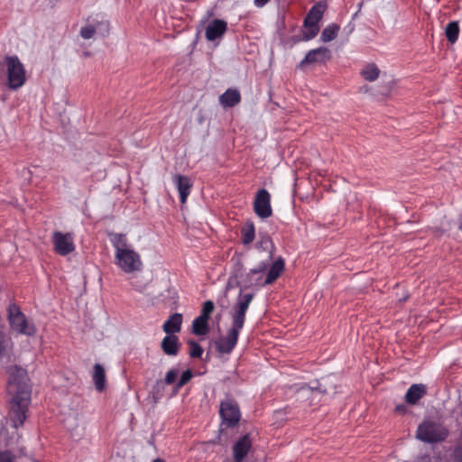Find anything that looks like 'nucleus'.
I'll return each mask as SVG.
<instances>
[{
  "mask_svg": "<svg viewBox=\"0 0 462 462\" xmlns=\"http://www.w3.org/2000/svg\"><path fill=\"white\" fill-rule=\"evenodd\" d=\"M270 0H254V5L257 7H263Z\"/></svg>",
  "mask_w": 462,
  "mask_h": 462,
  "instance_id": "4c0bfd02",
  "label": "nucleus"
},
{
  "mask_svg": "<svg viewBox=\"0 0 462 462\" xmlns=\"http://www.w3.org/2000/svg\"><path fill=\"white\" fill-rule=\"evenodd\" d=\"M266 267H267L266 263H262L259 265L258 268L250 270L247 276H249L251 278L256 274L261 276L263 274V273L266 270Z\"/></svg>",
  "mask_w": 462,
  "mask_h": 462,
  "instance_id": "c9c22d12",
  "label": "nucleus"
},
{
  "mask_svg": "<svg viewBox=\"0 0 462 462\" xmlns=\"http://www.w3.org/2000/svg\"><path fill=\"white\" fill-rule=\"evenodd\" d=\"M242 328L231 325L226 336L220 337L214 341L217 351L220 354H230L237 343L239 331Z\"/></svg>",
  "mask_w": 462,
  "mask_h": 462,
  "instance_id": "6e6552de",
  "label": "nucleus"
},
{
  "mask_svg": "<svg viewBox=\"0 0 462 462\" xmlns=\"http://www.w3.org/2000/svg\"><path fill=\"white\" fill-rule=\"evenodd\" d=\"M116 259L117 265L126 273L140 271L142 268L140 255L131 248L116 253Z\"/></svg>",
  "mask_w": 462,
  "mask_h": 462,
  "instance_id": "39448f33",
  "label": "nucleus"
},
{
  "mask_svg": "<svg viewBox=\"0 0 462 462\" xmlns=\"http://www.w3.org/2000/svg\"><path fill=\"white\" fill-rule=\"evenodd\" d=\"M192 378V372L190 370H186L182 373L179 382L176 384V388L180 389L183 385H185L190 379Z\"/></svg>",
  "mask_w": 462,
  "mask_h": 462,
  "instance_id": "2f4dec72",
  "label": "nucleus"
},
{
  "mask_svg": "<svg viewBox=\"0 0 462 462\" xmlns=\"http://www.w3.org/2000/svg\"><path fill=\"white\" fill-rule=\"evenodd\" d=\"M241 100L240 93L237 89L228 88L219 97L220 104L225 107H233Z\"/></svg>",
  "mask_w": 462,
  "mask_h": 462,
  "instance_id": "6ab92c4d",
  "label": "nucleus"
},
{
  "mask_svg": "<svg viewBox=\"0 0 462 462\" xmlns=\"http://www.w3.org/2000/svg\"><path fill=\"white\" fill-rule=\"evenodd\" d=\"M270 257H273V250L270 251Z\"/></svg>",
  "mask_w": 462,
  "mask_h": 462,
  "instance_id": "79ce46f5",
  "label": "nucleus"
},
{
  "mask_svg": "<svg viewBox=\"0 0 462 462\" xmlns=\"http://www.w3.org/2000/svg\"><path fill=\"white\" fill-rule=\"evenodd\" d=\"M332 58L331 51L327 47H319L310 50L305 58L300 62L299 68L303 69L306 65L315 63H326Z\"/></svg>",
  "mask_w": 462,
  "mask_h": 462,
  "instance_id": "9b49d317",
  "label": "nucleus"
},
{
  "mask_svg": "<svg viewBox=\"0 0 462 462\" xmlns=\"http://www.w3.org/2000/svg\"><path fill=\"white\" fill-rule=\"evenodd\" d=\"M381 73L380 69L375 63H368L364 66L360 71V75L366 81L373 82L376 80Z\"/></svg>",
  "mask_w": 462,
  "mask_h": 462,
  "instance_id": "4be33fe9",
  "label": "nucleus"
},
{
  "mask_svg": "<svg viewBox=\"0 0 462 462\" xmlns=\"http://www.w3.org/2000/svg\"><path fill=\"white\" fill-rule=\"evenodd\" d=\"M9 374L7 393L10 395L8 416L14 428L22 426L31 403V388L25 369L13 365L7 370Z\"/></svg>",
  "mask_w": 462,
  "mask_h": 462,
  "instance_id": "f257e3e1",
  "label": "nucleus"
},
{
  "mask_svg": "<svg viewBox=\"0 0 462 462\" xmlns=\"http://www.w3.org/2000/svg\"><path fill=\"white\" fill-rule=\"evenodd\" d=\"M254 210L261 218H267L272 216L271 196L266 189H262L256 193L254 201Z\"/></svg>",
  "mask_w": 462,
  "mask_h": 462,
  "instance_id": "9d476101",
  "label": "nucleus"
},
{
  "mask_svg": "<svg viewBox=\"0 0 462 462\" xmlns=\"http://www.w3.org/2000/svg\"><path fill=\"white\" fill-rule=\"evenodd\" d=\"M180 346L178 337L171 334H168L161 343L163 353L168 356H176L179 352Z\"/></svg>",
  "mask_w": 462,
  "mask_h": 462,
  "instance_id": "f3484780",
  "label": "nucleus"
},
{
  "mask_svg": "<svg viewBox=\"0 0 462 462\" xmlns=\"http://www.w3.org/2000/svg\"><path fill=\"white\" fill-rule=\"evenodd\" d=\"M152 462H165V460L162 458H156Z\"/></svg>",
  "mask_w": 462,
  "mask_h": 462,
  "instance_id": "ea45409f",
  "label": "nucleus"
},
{
  "mask_svg": "<svg viewBox=\"0 0 462 462\" xmlns=\"http://www.w3.org/2000/svg\"><path fill=\"white\" fill-rule=\"evenodd\" d=\"M182 324V315L180 313H174L164 322L162 328L166 334L173 335L180 332Z\"/></svg>",
  "mask_w": 462,
  "mask_h": 462,
  "instance_id": "a211bd4d",
  "label": "nucleus"
},
{
  "mask_svg": "<svg viewBox=\"0 0 462 462\" xmlns=\"http://www.w3.org/2000/svg\"><path fill=\"white\" fill-rule=\"evenodd\" d=\"M214 310V303L211 300H207L203 303L200 317L209 319L210 314Z\"/></svg>",
  "mask_w": 462,
  "mask_h": 462,
  "instance_id": "c85d7f7f",
  "label": "nucleus"
},
{
  "mask_svg": "<svg viewBox=\"0 0 462 462\" xmlns=\"http://www.w3.org/2000/svg\"><path fill=\"white\" fill-rule=\"evenodd\" d=\"M96 33L95 25H88L82 27L80 30V36L86 40L92 38Z\"/></svg>",
  "mask_w": 462,
  "mask_h": 462,
  "instance_id": "7c9ffc66",
  "label": "nucleus"
},
{
  "mask_svg": "<svg viewBox=\"0 0 462 462\" xmlns=\"http://www.w3.org/2000/svg\"><path fill=\"white\" fill-rule=\"evenodd\" d=\"M227 30V23L224 20L214 19L206 27V38L208 41H215L221 37Z\"/></svg>",
  "mask_w": 462,
  "mask_h": 462,
  "instance_id": "f8f14e48",
  "label": "nucleus"
},
{
  "mask_svg": "<svg viewBox=\"0 0 462 462\" xmlns=\"http://www.w3.org/2000/svg\"><path fill=\"white\" fill-rule=\"evenodd\" d=\"M187 343L189 346V356L191 358H200L203 354L202 346L193 339L188 340Z\"/></svg>",
  "mask_w": 462,
  "mask_h": 462,
  "instance_id": "cd10ccee",
  "label": "nucleus"
},
{
  "mask_svg": "<svg viewBox=\"0 0 462 462\" xmlns=\"http://www.w3.org/2000/svg\"><path fill=\"white\" fill-rule=\"evenodd\" d=\"M394 411L397 413L403 414L406 412L407 407L405 404H400L395 407Z\"/></svg>",
  "mask_w": 462,
  "mask_h": 462,
  "instance_id": "e433bc0d",
  "label": "nucleus"
},
{
  "mask_svg": "<svg viewBox=\"0 0 462 462\" xmlns=\"http://www.w3.org/2000/svg\"><path fill=\"white\" fill-rule=\"evenodd\" d=\"M208 321V319L200 316L196 318L192 323V333L197 336H206L209 331Z\"/></svg>",
  "mask_w": 462,
  "mask_h": 462,
  "instance_id": "5701e85b",
  "label": "nucleus"
},
{
  "mask_svg": "<svg viewBox=\"0 0 462 462\" xmlns=\"http://www.w3.org/2000/svg\"><path fill=\"white\" fill-rule=\"evenodd\" d=\"M242 243L245 245H250L254 239V225L252 221H247L241 229Z\"/></svg>",
  "mask_w": 462,
  "mask_h": 462,
  "instance_id": "b1692460",
  "label": "nucleus"
},
{
  "mask_svg": "<svg viewBox=\"0 0 462 462\" xmlns=\"http://www.w3.org/2000/svg\"><path fill=\"white\" fill-rule=\"evenodd\" d=\"M90 55H91V52L88 51H86L83 52V56L84 57H89Z\"/></svg>",
  "mask_w": 462,
  "mask_h": 462,
  "instance_id": "58836bf2",
  "label": "nucleus"
},
{
  "mask_svg": "<svg viewBox=\"0 0 462 462\" xmlns=\"http://www.w3.org/2000/svg\"><path fill=\"white\" fill-rule=\"evenodd\" d=\"M339 25L335 23L328 25L321 32V41L323 42H328L334 40L337 37Z\"/></svg>",
  "mask_w": 462,
  "mask_h": 462,
  "instance_id": "a878e982",
  "label": "nucleus"
},
{
  "mask_svg": "<svg viewBox=\"0 0 462 462\" xmlns=\"http://www.w3.org/2000/svg\"><path fill=\"white\" fill-rule=\"evenodd\" d=\"M15 456L10 451L0 452V462H14Z\"/></svg>",
  "mask_w": 462,
  "mask_h": 462,
  "instance_id": "f704fd0d",
  "label": "nucleus"
},
{
  "mask_svg": "<svg viewBox=\"0 0 462 462\" xmlns=\"http://www.w3.org/2000/svg\"><path fill=\"white\" fill-rule=\"evenodd\" d=\"M51 241L54 251L60 255H68L75 250L73 236L71 233L63 234L60 231H55L52 234Z\"/></svg>",
  "mask_w": 462,
  "mask_h": 462,
  "instance_id": "1a4fd4ad",
  "label": "nucleus"
},
{
  "mask_svg": "<svg viewBox=\"0 0 462 462\" xmlns=\"http://www.w3.org/2000/svg\"><path fill=\"white\" fill-rule=\"evenodd\" d=\"M8 319L11 328L19 334L32 336L36 332V328L32 324H29L24 314L21 311L20 307L16 304H10L8 307Z\"/></svg>",
  "mask_w": 462,
  "mask_h": 462,
  "instance_id": "20e7f679",
  "label": "nucleus"
},
{
  "mask_svg": "<svg viewBox=\"0 0 462 462\" xmlns=\"http://www.w3.org/2000/svg\"><path fill=\"white\" fill-rule=\"evenodd\" d=\"M177 376H178L177 370L171 369V370L168 371L166 374L165 379H164L165 383L171 384V383H175Z\"/></svg>",
  "mask_w": 462,
  "mask_h": 462,
  "instance_id": "473e14b6",
  "label": "nucleus"
},
{
  "mask_svg": "<svg viewBox=\"0 0 462 462\" xmlns=\"http://www.w3.org/2000/svg\"><path fill=\"white\" fill-rule=\"evenodd\" d=\"M448 435L446 428L431 420H425L418 427L416 437L428 443L444 440Z\"/></svg>",
  "mask_w": 462,
  "mask_h": 462,
  "instance_id": "7ed1b4c3",
  "label": "nucleus"
},
{
  "mask_svg": "<svg viewBox=\"0 0 462 462\" xmlns=\"http://www.w3.org/2000/svg\"><path fill=\"white\" fill-rule=\"evenodd\" d=\"M219 413L223 424L228 428H234L240 420L241 413L239 406L233 399H226L221 402Z\"/></svg>",
  "mask_w": 462,
  "mask_h": 462,
  "instance_id": "0eeeda50",
  "label": "nucleus"
},
{
  "mask_svg": "<svg viewBox=\"0 0 462 462\" xmlns=\"http://www.w3.org/2000/svg\"><path fill=\"white\" fill-rule=\"evenodd\" d=\"M257 245L263 249H267L269 245H271L272 248H273L272 239L269 236H263L259 242L257 243Z\"/></svg>",
  "mask_w": 462,
  "mask_h": 462,
  "instance_id": "72a5a7b5",
  "label": "nucleus"
},
{
  "mask_svg": "<svg viewBox=\"0 0 462 462\" xmlns=\"http://www.w3.org/2000/svg\"><path fill=\"white\" fill-rule=\"evenodd\" d=\"M252 447V441L249 434L244 435L233 446L234 458L243 460Z\"/></svg>",
  "mask_w": 462,
  "mask_h": 462,
  "instance_id": "4468645a",
  "label": "nucleus"
},
{
  "mask_svg": "<svg viewBox=\"0 0 462 462\" xmlns=\"http://www.w3.org/2000/svg\"><path fill=\"white\" fill-rule=\"evenodd\" d=\"M426 393L427 388L424 384H412L405 394V401L409 404L415 405Z\"/></svg>",
  "mask_w": 462,
  "mask_h": 462,
  "instance_id": "dca6fc26",
  "label": "nucleus"
},
{
  "mask_svg": "<svg viewBox=\"0 0 462 462\" xmlns=\"http://www.w3.org/2000/svg\"><path fill=\"white\" fill-rule=\"evenodd\" d=\"M326 10V5L322 2H319L314 5L309 13L307 14L303 26L308 27L310 25L319 26V21L322 19L323 14Z\"/></svg>",
  "mask_w": 462,
  "mask_h": 462,
  "instance_id": "ddd939ff",
  "label": "nucleus"
},
{
  "mask_svg": "<svg viewBox=\"0 0 462 462\" xmlns=\"http://www.w3.org/2000/svg\"><path fill=\"white\" fill-rule=\"evenodd\" d=\"M93 380L98 392H103L106 389L105 369L100 364L94 365Z\"/></svg>",
  "mask_w": 462,
  "mask_h": 462,
  "instance_id": "412c9836",
  "label": "nucleus"
},
{
  "mask_svg": "<svg viewBox=\"0 0 462 462\" xmlns=\"http://www.w3.org/2000/svg\"><path fill=\"white\" fill-rule=\"evenodd\" d=\"M459 33L458 22H450L445 28V35L448 41L453 44L457 42Z\"/></svg>",
  "mask_w": 462,
  "mask_h": 462,
  "instance_id": "393cba45",
  "label": "nucleus"
},
{
  "mask_svg": "<svg viewBox=\"0 0 462 462\" xmlns=\"http://www.w3.org/2000/svg\"><path fill=\"white\" fill-rule=\"evenodd\" d=\"M306 28L308 29V31L303 32V36L301 39L303 41H310L313 39L319 33V27L315 25H310Z\"/></svg>",
  "mask_w": 462,
  "mask_h": 462,
  "instance_id": "c756f323",
  "label": "nucleus"
},
{
  "mask_svg": "<svg viewBox=\"0 0 462 462\" xmlns=\"http://www.w3.org/2000/svg\"><path fill=\"white\" fill-rule=\"evenodd\" d=\"M113 245L116 248V253H119L121 250L130 249L127 239L123 234H116L112 238Z\"/></svg>",
  "mask_w": 462,
  "mask_h": 462,
  "instance_id": "bb28decb",
  "label": "nucleus"
},
{
  "mask_svg": "<svg viewBox=\"0 0 462 462\" xmlns=\"http://www.w3.org/2000/svg\"><path fill=\"white\" fill-rule=\"evenodd\" d=\"M284 271V260L282 257H279L269 269L266 279L263 285L271 284L277 280V278L282 274Z\"/></svg>",
  "mask_w": 462,
  "mask_h": 462,
  "instance_id": "aec40b11",
  "label": "nucleus"
},
{
  "mask_svg": "<svg viewBox=\"0 0 462 462\" xmlns=\"http://www.w3.org/2000/svg\"><path fill=\"white\" fill-rule=\"evenodd\" d=\"M173 179L180 193V202L184 204L186 203L187 198L189 195L192 183L187 176L181 174H176Z\"/></svg>",
  "mask_w": 462,
  "mask_h": 462,
  "instance_id": "2eb2a0df",
  "label": "nucleus"
},
{
  "mask_svg": "<svg viewBox=\"0 0 462 462\" xmlns=\"http://www.w3.org/2000/svg\"><path fill=\"white\" fill-rule=\"evenodd\" d=\"M2 77H5V85L11 90H16L24 85L26 72L17 56H5L0 61V79Z\"/></svg>",
  "mask_w": 462,
  "mask_h": 462,
  "instance_id": "f03ea898",
  "label": "nucleus"
},
{
  "mask_svg": "<svg viewBox=\"0 0 462 462\" xmlns=\"http://www.w3.org/2000/svg\"><path fill=\"white\" fill-rule=\"evenodd\" d=\"M243 460H236V458H234L233 462H242Z\"/></svg>",
  "mask_w": 462,
  "mask_h": 462,
  "instance_id": "a19ab883",
  "label": "nucleus"
},
{
  "mask_svg": "<svg viewBox=\"0 0 462 462\" xmlns=\"http://www.w3.org/2000/svg\"><path fill=\"white\" fill-rule=\"evenodd\" d=\"M253 298V293H239L236 302L232 307L231 318L233 326L243 328L245 313Z\"/></svg>",
  "mask_w": 462,
  "mask_h": 462,
  "instance_id": "423d86ee",
  "label": "nucleus"
}]
</instances>
